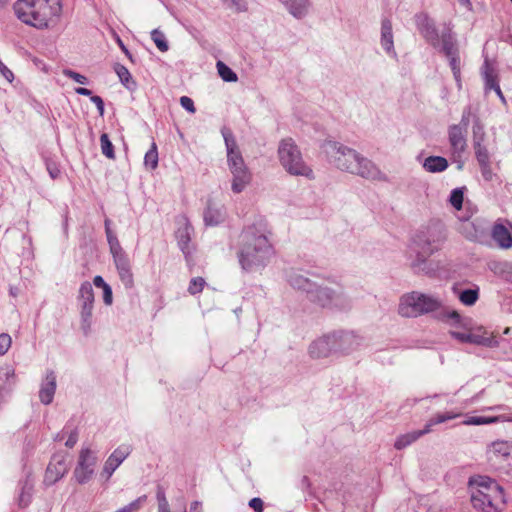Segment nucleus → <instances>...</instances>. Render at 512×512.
<instances>
[{
    "instance_id": "nucleus-1",
    "label": "nucleus",
    "mask_w": 512,
    "mask_h": 512,
    "mask_svg": "<svg viewBox=\"0 0 512 512\" xmlns=\"http://www.w3.org/2000/svg\"><path fill=\"white\" fill-rule=\"evenodd\" d=\"M272 235L265 219H259L246 227L242 232V246L238 253L239 263L243 270L256 272L262 270L274 255L270 242Z\"/></svg>"
},
{
    "instance_id": "nucleus-2",
    "label": "nucleus",
    "mask_w": 512,
    "mask_h": 512,
    "mask_svg": "<svg viewBox=\"0 0 512 512\" xmlns=\"http://www.w3.org/2000/svg\"><path fill=\"white\" fill-rule=\"evenodd\" d=\"M329 161L338 169L371 181H386V175L368 158L356 150L335 141L323 145Z\"/></svg>"
},
{
    "instance_id": "nucleus-3",
    "label": "nucleus",
    "mask_w": 512,
    "mask_h": 512,
    "mask_svg": "<svg viewBox=\"0 0 512 512\" xmlns=\"http://www.w3.org/2000/svg\"><path fill=\"white\" fill-rule=\"evenodd\" d=\"M445 239V233L440 226L427 227L414 236L407 258L415 273L432 275L428 258L441 249Z\"/></svg>"
},
{
    "instance_id": "nucleus-4",
    "label": "nucleus",
    "mask_w": 512,
    "mask_h": 512,
    "mask_svg": "<svg viewBox=\"0 0 512 512\" xmlns=\"http://www.w3.org/2000/svg\"><path fill=\"white\" fill-rule=\"evenodd\" d=\"M13 9L21 22L43 30L58 22L62 4L60 0H17Z\"/></svg>"
},
{
    "instance_id": "nucleus-5",
    "label": "nucleus",
    "mask_w": 512,
    "mask_h": 512,
    "mask_svg": "<svg viewBox=\"0 0 512 512\" xmlns=\"http://www.w3.org/2000/svg\"><path fill=\"white\" fill-rule=\"evenodd\" d=\"M472 506L482 512H501L506 505L503 488L487 476H476L469 480Z\"/></svg>"
},
{
    "instance_id": "nucleus-6",
    "label": "nucleus",
    "mask_w": 512,
    "mask_h": 512,
    "mask_svg": "<svg viewBox=\"0 0 512 512\" xmlns=\"http://www.w3.org/2000/svg\"><path fill=\"white\" fill-rule=\"evenodd\" d=\"M278 157L282 167L289 174L303 176L307 179L314 178L312 168L304 162L302 154L292 138H286L280 141Z\"/></svg>"
},
{
    "instance_id": "nucleus-7",
    "label": "nucleus",
    "mask_w": 512,
    "mask_h": 512,
    "mask_svg": "<svg viewBox=\"0 0 512 512\" xmlns=\"http://www.w3.org/2000/svg\"><path fill=\"white\" fill-rule=\"evenodd\" d=\"M308 299L323 308H343L347 305V299L340 287L333 289L316 285Z\"/></svg>"
},
{
    "instance_id": "nucleus-8",
    "label": "nucleus",
    "mask_w": 512,
    "mask_h": 512,
    "mask_svg": "<svg viewBox=\"0 0 512 512\" xmlns=\"http://www.w3.org/2000/svg\"><path fill=\"white\" fill-rule=\"evenodd\" d=\"M113 260L118 271L121 282L126 288H132L134 284L133 273L129 258L120 244L109 247Z\"/></svg>"
},
{
    "instance_id": "nucleus-9",
    "label": "nucleus",
    "mask_w": 512,
    "mask_h": 512,
    "mask_svg": "<svg viewBox=\"0 0 512 512\" xmlns=\"http://www.w3.org/2000/svg\"><path fill=\"white\" fill-rule=\"evenodd\" d=\"M96 466V457L91 450L83 448L80 451L77 465L73 475L79 484L87 483L94 474Z\"/></svg>"
},
{
    "instance_id": "nucleus-10",
    "label": "nucleus",
    "mask_w": 512,
    "mask_h": 512,
    "mask_svg": "<svg viewBox=\"0 0 512 512\" xmlns=\"http://www.w3.org/2000/svg\"><path fill=\"white\" fill-rule=\"evenodd\" d=\"M78 299L81 305L82 329L87 333L91 327L94 304V292L90 282L85 281L81 284Z\"/></svg>"
},
{
    "instance_id": "nucleus-11",
    "label": "nucleus",
    "mask_w": 512,
    "mask_h": 512,
    "mask_svg": "<svg viewBox=\"0 0 512 512\" xmlns=\"http://www.w3.org/2000/svg\"><path fill=\"white\" fill-rule=\"evenodd\" d=\"M227 151V165L229 171L246 168V164L236 143L235 137L230 129L221 130Z\"/></svg>"
},
{
    "instance_id": "nucleus-12",
    "label": "nucleus",
    "mask_w": 512,
    "mask_h": 512,
    "mask_svg": "<svg viewBox=\"0 0 512 512\" xmlns=\"http://www.w3.org/2000/svg\"><path fill=\"white\" fill-rule=\"evenodd\" d=\"M486 410L490 411H500L502 412L499 415L495 416H470L463 421L464 425H488L493 423L500 422H512V412L509 411V408L504 405H497L486 408Z\"/></svg>"
},
{
    "instance_id": "nucleus-13",
    "label": "nucleus",
    "mask_w": 512,
    "mask_h": 512,
    "mask_svg": "<svg viewBox=\"0 0 512 512\" xmlns=\"http://www.w3.org/2000/svg\"><path fill=\"white\" fill-rule=\"evenodd\" d=\"M333 353H337L335 334L324 335L309 346V354L315 359L325 358Z\"/></svg>"
},
{
    "instance_id": "nucleus-14",
    "label": "nucleus",
    "mask_w": 512,
    "mask_h": 512,
    "mask_svg": "<svg viewBox=\"0 0 512 512\" xmlns=\"http://www.w3.org/2000/svg\"><path fill=\"white\" fill-rule=\"evenodd\" d=\"M415 24L420 34L429 42L433 47L439 45V35L434 22L430 19L427 13L421 12L414 17Z\"/></svg>"
},
{
    "instance_id": "nucleus-15",
    "label": "nucleus",
    "mask_w": 512,
    "mask_h": 512,
    "mask_svg": "<svg viewBox=\"0 0 512 512\" xmlns=\"http://www.w3.org/2000/svg\"><path fill=\"white\" fill-rule=\"evenodd\" d=\"M420 304L421 303L418 291L406 293L400 298V302L398 305V313L402 317L406 318H414L424 315L423 312H421Z\"/></svg>"
},
{
    "instance_id": "nucleus-16",
    "label": "nucleus",
    "mask_w": 512,
    "mask_h": 512,
    "mask_svg": "<svg viewBox=\"0 0 512 512\" xmlns=\"http://www.w3.org/2000/svg\"><path fill=\"white\" fill-rule=\"evenodd\" d=\"M420 304L421 303L418 291L406 293L400 298V302L398 305V313L402 317L406 318H414L424 315L423 312H421Z\"/></svg>"
},
{
    "instance_id": "nucleus-17",
    "label": "nucleus",
    "mask_w": 512,
    "mask_h": 512,
    "mask_svg": "<svg viewBox=\"0 0 512 512\" xmlns=\"http://www.w3.org/2000/svg\"><path fill=\"white\" fill-rule=\"evenodd\" d=\"M511 441L496 440L491 442L486 448V456L489 461H508L510 460Z\"/></svg>"
},
{
    "instance_id": "nucleus-18",
    "label": "nucleus",
    "mask_w": 512,
    "mask_h": 512,
    "mask_svg": "<svg viewBox=\"0 0 512 512\" xmlns=\"http://www.w3.org/2000/svg\"><path fill=\"white\" fill-rule=\"evenodd\" d=\"M68 471V467L63 456H54L45 472V483L52 485L61 479Z\"/></svg>"
},
{
    "instance_id": "nucleus-19",
    "label": "nucleus",
    "mask_w": 512,
    "mask_h": 512,
    "mask_svg": "<svg viewBox=\"0 0 512 512\" xmlns=\"http://www.w3.org/2000/svg\"><path fill=\"white\" fill-rule=\"evenodd\" d=\"M17 377L15 369L10 364L0 367V403L12 392L16 385Z\"/></svg>"
},
{
    "instance_id": "nucleus-20",
    "label": "nucleus",
    "mask_w": 512,
    "mask_h": 512,
    "mask_svg": "<svg viewBox=\"0 0 512 512\" xmlns=\"http://www.w3.org/2000/svg\"><path fill=\"white\" fill-rule=\"evenodd\" d=\"M465 133L466 130L460 125H452L449 127V143L452 154L455 157H460L467 147Z\"/></svg>"
},
{
    "instance_id": "nucleus-21",
    "label": "nucleus",
    "mask_w": 512,
    "mask_h": 512,
    "mask_svg": "<svg viewBox=\"0 0 512 512\" xmlns=\"http://www.w3.org/2000/svg\"><path fill=\"white\" fill-rule=\"evenodd\" d=\"M131 452L129 445H121L108 457L105 462L103 473L110 478L120 464L128 457Z\"/></svg>"
},
{
    "instance_id": "nucleus-22",
    "label": "nucleus",
    "mask_w": 512,
    "mask_h": 512,
    "mask_svg": "<svg viewBox=\"0 0 512 512\" xmlns=\"http://www.w3.org/2000/svg\"><path fill=\"white\" fill-rule=\"evenodd\" d=\"M380 44L386 54L392 58H397V52L394 48V36L392 31V22L388 18L381 21Z\"/></svg>"
},
{
    "instance_id": "nucleus-23",
    "label": "nucleus",
    "mask_w": 512,
    "mask_h": 512,
    "mask_svg": "<svg viewBox=\"0 0 512 512\" xmlns=\"http://www.w3.org/2000/svg\"><path fill=\"white\" fill-rule=\"evenodd\" d=\"M336 335V350L340 353H349L357 349L362 339L353 332L334 333Z\"/></svg>"
},
{
    "instance_id": "nucleus-24",
    "label": "nucleus",
    "mask_w": 512,
    "mask_h": 512,
    "mask_svg": "<svg viewBox=\"0 0 512 512\" xmlns=\"http://www.w3.org/2000/svg\"><path fill=\"white\" fill-rule=\"evenodd\" d=\"M55 391L56 375L54 371H48L39 391L40 401L45 405L50 404L53 401Z\"/></svg>"
},
{
    "instance_id": "nucleus-25",
    "label": "nucleus",
    "mask_w": 512,
    "mask_h": 512,
    "mask_svg": "<svg viewBox=\"0 0 512 512\" xmlns=\"http://www.w3.org/2000/svg\"><path fill=\"white\" fill-rule=\"evenodd\" d=\"M225 209L223 205L209 201L204 211V222L207 226H216L225 219Z\"/></svg>"
},
{
    "instance_id": "nucleus-26",
    "label": "nucleus",
    "mask_w": 512,
    "mask_h": 512,
    "mask_svg": "<svg viewBox=\"0 0 512 512\" xmlns=\"http://www.w3.org/2000/svg\"><path fill=\"white\" fill-rule=\"evenodd\" d=\"M232 175L231 181V189L235 194H239L245 190V188L250 184L252 175L248 169L242 168L237 170L230 171Z\"/></svg>"
},
{
    "instance_id": "nucleus-27",
    "label": "nucleus",
    "mask_w": 512,
    "mask_h": 512,
    "mask_svg": "<svg viewBox=\"0 0 512 512\" xmlns=\"http://www.w3.org/2000/svg\"><path fill=\"white\" fill-rule=\"evenodd\" d=\"M482 74L485 81V90H494L496 94L499 96V98L503 102H505V98L498 83L497 74L495 73L493 67L490 65L488 60H485L484 62Z\"/></svg>"
},
{
    "instance_id": "nucleus-28",
    "label": "nucleus",
    "mask_w": 512,
    "mask_h": 512,
    "mask_svg": "<svg viewBox=\"0 0 512 512\" xmlns=\"http://www.w3.org/2000/svg\"><path fill=\"white\" fill-rule=\"evenodd\" d=\"M193 232V227L188 222L186 218L181 220L180 226L176 231V239L178 241V245L181 251L188 255L190 253L189 243L191 240V234Z\"/></svg>"
},
{
    "instance_id": "nucleus-29",
    "label": "nucleus",
    "mask_w": 512,
    "mask_h": 512,
    "mask_svg": "<svg viewBox=\"0 0 512 512\" xmlns=\"http://www.w3.org/2000/svg\"><path fill=\"white\" fill-rule=\"evenodd\" d=\"M418 295L421 303V312H423L424 315L438 312L442 309L443 300L439 296L421 292H418Z\"/></svg>"
},
{
    "instance_id": "nucleus-30",
    "label": "nucleus",
    "mask_w": 512,
    "mask_h": 512,
    "mask_svg": "<svg viewBox=\"0 0 512 512\" xmlns=\"http://www.w3.org/2000/svg\"><path fill=\"white\" fill-rule=\"evenodd\" d=\"M491 235L500 248L508 249L512 247L511 233L504 225L495 224L492 228Z\"/></svg>"
},
{
    "instance_id": "nucleus-31",
    "label": "nucleus",
    "mask_w": 512,
    "mask_h": 512,
    "mask_svg": "<svg viewBox=\"0 0 512 512\" xmlns=\"http://www.w3.org/2000/svg\"><path fill=\"white\" fill-rule=\"evenodd\" d=\"M288 282L294 289L306 292L308 298L311 294V291H313L316 286V284L313 283L310 279L297 272H293L289 275Z\"/></svg>"
},
{
    "instance_id": "nucleus-32",
    "label": "nucleus",
    "mask_w": 512,
    "mask_h": 512,
    "mask_svg": "<svg viewBox=\"0 0 512 512\" xmlns=\"http://www.w3.org/2000/svg\"><path fill=\"white\" fill-rule=\"evenodd\" d=\"M429 433V429H422V430H416L411 431L402 435H399L395 442H394V448L397 450H402L415 441H417L420 437L426 435Z\"/></svg>"
},
{
    "instance_id": "nucleus-33",
    "label": "nucleus",
    "mask_w": 512,
    "mask_h": 512,
    "mask_svg": "<svg viewBox=\"0 0 512 512\" xmlns=\"http://www.w3.org/2000/svg\"><path fill=\"white\" fill-rule=\"evenodd\" d=\"M288 11L296 18H303L309 10V0H280Z\"/></svg>"
},
{
    "instance_id": "nucleus-34",
    "label": "nucleus",
    "mask_w": 512,
    "mask_h": 512,
    "mask_svg": "<svg viewBox=\"0 0 512 512\" xmlns=\"http://www.w3.org/2000/svg\"><path fill=\"white\" fill-rule=\"evenodd\" d=\"M423 168L430 173H439L445 171L449 164L446 158L441 156H429L423 164Z\"/></svg>"
},
{
    "instance_id": "nucleus-35",
    "label": "nucleus",
    "mask_w": 512,
    "mask_h": 512,
    "mask_svg": "<svg viewBox=\"0 0 512 512\" xmlns=\"http://www.w3.org/2000/svg\"><path fill=\"white\" fill-rule=\"evenodd\" d=\"M437 319L445 322L451 326H460L462 318L456 310L448 309L443 305L442 309L438 311Z\"/></svg>"
},
{
    "instance_id": "nucleus-36",
    "label": "nucleus",
    "mask_w": 512,
    "mask_h": 512,
    "mask_svg": "<svg viewBox=\"0 0 512 512\" xmlns=\"http://www.w3.org/2000/svg\"><path fill=\"white\" fill-rule=\"evenodd\" d=\"M441 38H442V51L446 57L453 56V55L459 53L457 45H456V41L450 32L443 33Z\"/></svg>"
},
{
    "instance_id": "nucleus-37",
    "label": "nucleus",
    "mask_w": 512,
    "mask_h": 512,
    "mask_svg": "<svg viewBox=\"0 0 512 512\" xmlns=\"http://www.w3.org/2000/svg\"><path fill=\"white\" fill-rule=\"evenodd\" d=\"M459 416H460V413H454V412L439 413L428 420V422L424 426V429H429V433H430L432 430V427L434 425L444 423L448 420L455 419Z\"/></svg>"
},
{
    "instance_id": "nucleus-38",
    "label": "nucleus",
    "mask_w": 512,
    "mask_h": 512,
    "mask_svg": "<svg viewBox=\"0 0 512 512\" xmlns=\"http://www.w3.org/2000/svg\"><path fill=\"white\" fill-rule=\"evenodd\" d=\"M144 165L151 170L156 169L158 166V150L155 142H152L150 149L144 156Z\"/></svg>"
},
{
    "instance_id": "nucleus-39",
    "label": "nucleus",
    "mask_w": 512,
    "mask_h": 512,
    "mask_svg": "<svg viewBox=\"0 0 512 512\" xmlns=\"http://www.w3.org/2000/svg\"><path fill=\"white\" fill-rule=\"evenodd\" d=\"M460 302L466 306L474 305L479 298V289H467L458 294Z\"/></svg>"
},
{
    "instance_id": "nucleus-40",
    "label": "nucleus",
    "mask_w": 512,
    "mask_h": 512,
    "mask_svg": "<svg viewBox=\"0 0 512 512\" xmlns=\"http://www.w3.org/2000/svg\"><path fill=\"white\" fill-rule=\"evenodd\" d=\"M65 435H68L65 446L68 448H73L78 441V431L76 429H69L68 427H65L60 433L57 434L55 439L62 440Z\"/></svg>"
},
{
    "instance_id": "nucleus-41",
    "label": "nucleus",
    "mask_w": 512,
    "mask_h": 512,
    "mask_svg": "<svg viewBox=\"0 0 512 512\" xmlns=\"http://www.w3.org/2000/svg\"><path fill=\"white\" fill-rule=\"evenodd\" d=\"M217 71L220 77L226 81V82H236L237 81V75L236 73L229 68L226 64H224L221 61L217 62Z\"/></svg>"
},
{
    "instance_id": "nucleus-42",
    "label": "nucleus",
    "mask_w": 512,
    "mask_h": 512,
    "mask_svg": "<svg viewBox=\"0 0 512 512\" xmlns=\"http://www.w3.org/2000/svg\"><path fill=\"white\" fill-rule=\"evenodd\" d=\"M151 39L153 40V42L155 43L156 47L161 52L168 51L169 45H168L166 37H165V35H164V33L162 31H160L159 29L152 30V32H151Z\"/></svg>"
},
{
    "instance_id": "nucleus-43",
    "label": "nucleus",
    "mask_w": 512,
    "mask_h": 512,
    "mask_svg": "<svg viewBox=\"0 0 512 512\" xmlns=\"http://www.w3.org/2000/svg\"><path fill=\"white\" fill-rule=\"evenodd\" d=\"M447 58L449 59V64L453 72L454 79L456 80L458 86L461 87V65L459 53L453 56H448Z\"/></svg>"
},
{
    "instance_id": "nucleus-44",
    "label": "nucleus",
    "mask_w": 512,
    "mask_h": 512,
    "mask_svg": "<svg viewBox=\"0 0 512 512\" xmlns=\"http://www.w3.org/2000/svg\"><path fill=\"white\" fill-rule=\"evenodd\" d=\"M485 140V131L483 125L477 119L473 125V146L483 145Z\"/></svg>"
},
{
    "instance_id": "nucleus-45",
    "label": "nucleus",
    "mask_w": 512,
    "mask_h": 512,
    "mask_svg": "<svg viewBox=\"0 0 512 512\" xmlns=\"http://www.w3.org/2000/svg\"><path fill=\"white\" fill-rule=\"evenodd\" d=\"M100 144H101V151L102 153L109 159H114V148L113 145L106 133H103L100 136Z\"/></svg>"
},
{
    "instance_id": "nucleus-46",
    "label": "nucleus",
    "mask_w": 512,
    "mask_h": 512,
    "mask_svg": "<svg viewBox=\"0 0 512 512\" xmlns=\"http://www.w3.org/2000/svg\"><path fill=\"white\" fill-rule=\"evenodd\" d=\"M32 496V485L26 481L22 487L21 493L18 497V504L20 507L25 508L29 505Z\"/></svg>"
},
{
    "instance_id": "nucleus-47",
    "label": "nucleus",
    "mask_w": 512,
    "mask_h": 512,
    "mask_svg": "<svg viewBox=\"0 0 512 512\" xmlns=\"http://www.w3.org/2000/svg\"><path fill=\"white\" fill-rule=\"evenodd\" d=\"M114 69L122 84L127 88H131L130 83L134 84V82L131 81V74L129 70L121 64H116Z\"/></svg>"
},
{
    "instance_id": "nucleus-48",
    "label": "nucleus",
    "mask_w": 512,
    "mask_h": 512,
    "mask_svg": "<svg viewBox=\"0 0 512 512\" xmlns=\"http://www.w3.org/2000/svg\"><path fill=\"white\" fill-rule=\"evenodd\" d=\"M147 497L145 495L138 497L128 505L116 510L115 512H139L143 504L146 502Z\"/></svg>"
},
{
    "instance_id": "nucleus-49",
    "label": "nucleus",
    "mask_w": 512,
    "mask_h": 512,
    "mask_svg": "<svg viewBox=\"0 0 512 512\" xmlns=\"http://www.w3.org/2000/svg\"><path fill=\"white\" fill-rule=\"evenodd\" d=\"M464 192L461 188L452 190L449 198L450 204L457 210L462 208Z\"/></svg>"
},
{
    "instance_id": "nucleus-50",
    "label": "nucleus",
    "mask_w": 512,
    "mask_h": 512,
    "mask_svg": "<svg viewBox=\"0 0 512 512\" xmlns=\"http://www.w3.org/2000/svg\"><path fill=\"white\" fill-rule=\"evenodd\" d=\"M156 498L158 501V512H171L168 500L162 488H158Z\"/></svg>"
},
{
    "instance_id": "nucleus-51",
    "label": "nucleus",
    "mask_w": 512,
    "mask_h": 512,
    "mask_svg": "<svg viewBox=\"0 0 512 512\" xmlns=\"http://www.w3.org/2000/svg\"><path fill=\"white\" fill-rule=\"evenodd\" d=\"M473 147H474L475 156H476V159H477L479 165L490 162L489 152L484 145L473 146Z\"/></svg>"
},
{
    "instance_id": "nucleus-52",
    "label": "nucleus",
    "mask_w": 512,
    "mask_h": 512,
    "mask_svg": "<svg viewBox=\"0 0 512 512\" xmlns=\"http://www.w3.org/2000/svg\"><path fill=\"white\" fill-rule=\"evenodd\" d=\"M204 285H205V280L202 277L193 278L190 281L188 291L192 295L198 294L203 290Z\"/></svg>"
},
{
    "instance_id": "nucleus-53",
    "label": "nucleus",
    "mask_w": 512,
    "mask_h": 512,
    "mask_svg": "<svg viewBox=\"0 0 512 512\" xmlns=\"http://www.w3.org/2000/svg\"><path fill=\"white\" fill-rule=\"evenodd\" d=\"M104 224H105V233H106L109 247L114 246V243L120 244L117 236L114 234V232L110 228L111 221L108 218H106L104 221Z\"/></svg>"
},
{
    "instance_id": "nucleus-54",
    "label": "nucleus",
    "mask_w": 512,
    "mask_h": 512,
    "mask_svg": "<svg viewBox=\"0 0 512 512\" xmlns=\"http://www.w3.org/2000/svg\"><path fill=\"white\" fill-rule=\"evenodd\" d=\"M11 343H12V340L8 334H6V333L0 334V356L7 353V351L11 347Z\"/></svg>"
},
{
    "instance_id": "nucleus-55",
    "label": "nucleus",
    "mask_w": 512,
    "mask_h": 512,
    "mask_svg": "<svg viewBox=\"0 0 512 512\" xmlns=\"http://www.w3.org/2000/svg\"><path fill=\"white\" fill-rule=\"evenodd\" d=\"M64 75L67 76L68 78L72 79L73 81L79 83V84H87L88 83L87 77H85L84 75L79 74V73H77L75 71L65 70L64 71Z\"/></svg>"
},
{
    "instance_id": "nucleus-56",
    "label": "nucleus",
    "mask_w": 512,
    "mask_h": 512,
    "mask_svg": "<svg viewBox=\"0 0 512 512\" xmlns=\"http://www.w3.org/2000/svg\"><path fill=\"white\" fill-rule=\"evenodd\" d=\"M453 338L459 340L462 343H473L475 342V337L468 333L462 332H451Z\"/></svg>"
},
{
    "instance_id": "nucleus-57",
    "label": "nucleus",
    "mask_w": 512,
    "mask_h": 512,
    "mask_svg": "<svg viewBox=\"0 0 512 512\" xmlns=\"http://www.w3.org/2000/svg\"><path fill=\"white\" fill-rule=\"evenodd\" d=\"M480 170H481V174H482V177L486 180V181H491L493 179V176H494V173L492 171V168H491V163H484V164H480Z\"/></svg>"
},
{
    "instance_id": "nucleus-58",
    "label": "nucleus",
    "mask_w": 512,
    "mask_h": 512,
    "mask_svg": "<svg viewBox=\"0 0 512 512\" xmlns=\"http://www.w3.org/2000/svg\"><path fill=\"white\" fill-rule=\"evenodd\" d=\"M181 106L190 113H195L196 109L193 100L188 96H182L180 98Z\"/></svg>"
},
{
    "instance_id": "nucleus-59",
    "label": "nucleus",
    "mask_w": 512,
    "mask_h": 512,
    "mask_svg": "<svg viewBox=\"0 0 512 512\" xmlns=\"http://www.w3.org/2000/svg\"><path fill=\"white\" fill-rule=\"evenodd\" d=\"M249 507L252 508L255 512H263V501L259 497L252 498L249 503Z\"/></svg>"
},
{
    "instance_id": "nucleus-60",
    "label": "nucleus",
    "mask_w": 512,
    "mask_h": 512,
    "mask_svg": "<svg viewBox=\"0 0 512 512\" xmlns=\"http://www.w3.org/2000/svg\"><path fill=\"white\" fill-rule=\"evenodd\" d=\"M470 116H471V107L468 106L463 111L461 123H460V126L465 130L467 129V127L470 123Z\"/></svg>"
},
{
    "instance_id": "nucleus-61",
    "label": "nucleus",
    "mask_w": 512,
    "mask_h": 512,
    "mask_svg": "<svg viewBox=\"0 0 512 512\" xmlns=\"http://www.w3.org/2000/svg\"><path fill=\"white\" fill-rule=\"evenodd\" d=\"M91 102L96 105L100 116H103L105 112L103 99L100 96L95 95L91 96Z\"/></svg>"
},
{
    "instance_id": "nucleus-62",
    "label": "nucleus",
    "mask_w": 512,
    "mask_h": 512,
    "mask_svg": "<svg viewBox=\"0 0 512 512\" xmlns=\"http://www.w3.org/2000/svg\"><path fill=\"white\" fill-rule=\"evenodd\" d=\"M0 74L10 83L14 80L13 72L5 64L0 65Z\"/></svg>"
},
{
    "instance_id": "nucleus-63",
    "label": "nucleus",
    "mask_w": 512,
    "mask_h": 512,
    "mask_svg": "<svg viewBox=\"0 0 512 512\" xmlns=\"http://www.w3.org/2000/svg\"><path fill=\"white\" fill-rule=\"evenodd\" d=\"M103 301L106 305H111L113 302L112 289L109 285L103 289Z\"/></svg>"
},
{
    "instance_id": "nucleus-64",
    "label": "nucleus",
    "mask_w": 512,
    "mask_h": 512,
    "mask_svg": "<svg viewBox=\"0 0 512 512\" xmlns=\"http://www.w3.org/2000/svg\"><path fill=\"white\" fill-rule=\"evenodd\" d=\"M47 170L52 179H56L60 174V170L58 169V167L51 163L47 164Z\"/></svg>"
}]
</instances>
